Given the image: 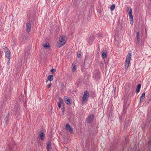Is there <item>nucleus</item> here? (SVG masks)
<instances>
[{"mask_svg":"<svg viewBox=\"0 0 151 151\" xmlns=\"http://www.w3.org/2000/svg\"><path fill=\"white\" fill-rule=\"evenodd\" d=\"M132 13V9L129 7H127V8L126 12L127 13H128L129 14H130V12H131Z\"/></svg>","mask_w":151,"mask_h":151,"instance_id":"nucleus-17","label":"nucleus"},{"mask_svg":"<svg viewBox=\"0 0 151 151\" xmlns=\"http://www.w3.org/2000/svg\"><path fill=\"white\" fill-rule=\"evenodd\" d=\"M9 114H8V115L6 116L4 119V121L6 124H7L9 122Z\"/></svg>","mask_w":151,"mask_h":151,"instance_id":"nucleus-12","label":"nucleus"},{"mask_svg":"<svg viewBox=\"0 0 151 151\" xmlns=\"http://www.w3.org/2000/svg\"><path fill=\"white\" fill-rule=\"evenodd\" d=\"M27 30L28 32H29L30 31L31 25L29 22H28L26 23Z\"/></svg>","mask_w":151,"mask_h":151,"instance_id":"nucleus-7","label":"nucleus"},{"mask_svg":"<svg viewBox=\"0 0 151 151\" xmlns=\"http://www.w3.org/2000/svg\"><path fill=\"white\" fill-rule=\"evenodd\" d=\"M9 148H10V150H11L12 149V147H10V146H9Z\"/></svg>","mask_w":151,"mask_h":151,"instance_id":"nucleus-32","label":"nucleus"},{"mask_svg":"<svg viewBox=\"0 0 151 151\" xmlns=\"http://www.w3.org/2000/svg\"><path fill=\"white\" fill-rule=\"evenodd\" d=\"M141 87V85L140 84H138L136 89V92L137 93H138L139 92Z\"/></svg>","mask_w":151,"mask_h":151,"instance_id":"nucleus-16","label":"nucleus"},{"mask_svg":"<svg viewBox=\"0 0 151 151\" xmlns=\"http://www.w3.org/2000/svg\"><path fill=\"white\" fill-rule=\"evenodd\" d=\"M126 111V109L125 108H124L123 111H122V114H125Z\"/></svg>","mask_w":151,"mask_h":151,"instance_id":"nucleus-26","label":"nucleus"},{"mask_svg":"<svg viewBox=\"0 0 151 151\" xmlns=\"http://www.w3.org/2000/svg\"><path fill=\"white\" fill-rule=\"evenodd\" d=\"M64 101L65 103L68 105H70V100L68 99L67 97H66L64 98Z\"/></svg>","mask_w":151,"mask_h":151,"instance_id":"nucleus-11","label":"nucleus"},{"mask_svg":"<svg viewBox=\"0 0 151 151\" xmlns=\"http://www.w3.org/2000/svg\"><path fill=\"white\" fill-rule=\"evenodd\" d=\"M51 147V144L50 142L49 141L48 142L47 145V149H50Z\"/></svg>","mask_w":151,"mask_h":151,"instance_id":"nucleus-21","label":"nucleus"},{"mask_svg":"<svg viewBox=\"0 0 151 151\" xmlns=\"http://www.w3.org/2000/svg\"><path fill=\"white\" fill-rule=\"evenodd\" d=\"M94 39L95 38L94 36L91 35H89L88 38L87 39V41L89 44H91L93 41Z\"/></svg>","mask_w":151,"mask_h":151,"instance_id":"nucleus-4","label":"nucleus"},{"mask_svg":"<svg viewBox=\"0 0 151 151\" xmlns=\"http://www.w3.org/2000/svg\"><path fill=\"white\" fill-rule=\"evenodd\" d=\"M66 129L68 130L69 132L72 133L73 132V129L68 124H66Z\"/></svg>","mask_w":151,"mask_h":151,"instance_id":"nucleus-5","label":"nucleus"},{"mask_svg":"<svg viewBox=\"0 0 151 151\" xmlns=\"http://www.w3.org/2000/svg\"><path fill=\"white\" fill-rule=\"evenodd\" d=\"M40 137L42 140H43L44 139V133L42 132H41L40 133V134H39Z\"/></svg>","mask_w":151,"mask_h":151,"instance_id":"nucleus-20","label":"nucleus"},{"mask_svg":"<svg viewBox=\"0 0 151 151\" xmlns=\"http://www.w3.org/2000/svg\"><path fill=\"white\" fill-rule=\"evenodd\" d=\"M115 5L114 4L110 6V9L111 11H112L114 10L115 7Z\"/></svg>","mask_w":151,"mask_h":151,"instance_id":"nucleus-23","label":"nucleus"},{"mask_svg":"<svg viewBox=\"0 0 151 151\" xmlns=\"http://www.w3.org/2000/svg\"><path fill=\"white\" fill-rule=\"evenodd\" d=\"M59 101L58 102V106L59 109L61 108V104H63V101L62 99L59 97Z\"/></svg>","mask_w":151,"mask_h":151,"instance_id":"nucleus-8","label":"nucleus"},{"mask_svg":"<svg viewBox=\"0 0 151 151\" xmlns=\"http://www.w3.org/2000/svg\"><path fill=\"white\" fill-rule=\"evenodd\" d=\"M52 85V84L51 83H50L47 86V88H50L51 86Z\"/></svg>","mask_w":151,"mask_h":151,"instance_id":"nucleus-28","label":"nucleus"},{"mask_svg":"<svg viewBox=\"0 0 151 151\" xmlns=\"http://www.w3.org/2000/svg\"><path fill=\"white\" fill-rule=\"evenodd\" d=\"M93 117L94 115H91L89 116L87 119V123H91L93 121Z\"/></svg>","mask_w":151,"mask_h":151,"instance_id":"nucleus-6","label":"nucleus"},{"mask_svg":"<svg viewBox=\"0 0 151 151\" xmlns=\"http://www.w3.org/2000/svg\"><path fill=\"white\" fill-rule=\"evenodd\" d=\"M59 41V42H58L57 43V46L58 47L62 46L66 42L65 39L62 36L60 37Z\"/></svg>","mask_w":151,"mask_h":151,"instance_id":"nucleus-2","label":"nucleus"},{"mask_svg":"<svg viewBox=\"0 0 151 151\" xmlns=\"http://www.w3.org/2000/svg\"><path fill=\"white\" fill-rule=\"evenodd\" d=\"M50 71L52 73H54L56 71V70L55 69H52L50 70Z\"/></svg>","mask_w":151,"mask_h":151,"instance_id":"nucleus-29","label":"nucleus"},{"mask_svg":"<svg viewBox=\"0 0 151 151\" xmlns=\"http://www.w3.org/2000/svg\"><path fill=\"white\" fill-rule=\"evenodd\" d=\"M131 53H128L125 62V68L127 69L129 65L130 61L131 58Z\"/></svg>","mask_w":151,"mask_h":151,"instance_id":"nucleus-1","label":"nucleus"},{"mask_svg":"<svg viewBox=\"0 0 151 151\" xmlns=\"http://www.w3.org/2000/svg\"><path fill=\"white\" fill-rule=\"evenodd\" d=\"M3 49L4 50V51L6 52L7 50H9L8 49V48L6 47H3Z\"/></svg>","mask_w":151,"mask_h":151,"instance_id":"nucleus-27","label":"nucleus"},{"mask_svg":"<svg viewBox=\"0 0 151 151\" xmlns=\"http://www.w3.org/2000/svg\"><path fill=\"white\" fill-rule=\"evenodd\" d=\"M145 96V93L143 92L140 99V102L141 103L144 100Z\"/></svg>","mask_w":151,"mask_h":151,"instance_id":"nucleus-15","label":"nucleus"},{"mask_svg":"<svg viewBox=\"0 0 151 151\" xmlns=\"http://www.w3.org/2000/svg\"><path fill=\"white\" fill-rule=\"evenodd\" d=\"M130 14H129L130 22L131 24H132L133 23V17L132 15V13H131V12H130Z\"/></svg>","mask_w":151,"mask_h":151,"instance_id":"nucleus-9","label":"nucleus"},{"mask_svg":"<svg viewBox=\"0 0 151 151\" xmlns=\"http://www.w3.org/2000/svg\"><path fill=\"white\" fill-rule=\"evenodd\" d=\"M8 63L9 64H10V60H9L8 61Z\"/></svg>","mask_w":151,"mask_h":151,"instance_id":"nucleus-31","label":"nucleus"},{"mask_svg":"<svg viewBox=\"0 0 151 151\" xmlns=\"http://www.w3.org/2000/svg\"><path fill=\"white\" fill-rule=\"evenodd\" d=\"M81 56V53L80 52H79L78 53L77 56L79 58Z\"/></svg>","mask_w":151,"mask_h":151,"instance_id":"nucleus-25","label":"nucleus"},{"mask_svg":"<svg viewBox=\"0 0 151 151\" xmlns=\"http://www.w3.org/2000/svg\"><path fill=\"white\" fill-rule=\"evenodd\" d=\"M102 57L104 58H106V53L104 52H102Z\"/></svg>","mask_w":151,"mask_h":151,"instance_id":"nucleus-22","label":"nucleus"},{"mask_svg":"<svg viewBox=\"0 0 151 151\" xmlns=\"http://www.w3.org/2000/svg\"><path fill=\"white\" fill-rule=\"evenodd\" d=\"M47 151H50V149H47Z\"/></svg>","mask_w":151,"mask_h":151,"instance_id":"nucleus-33","label":"nucleus"},{"mask_svg":"<svg viewBox=\"0 0 151 151\" xmlns=\"http://www.w3.org/2000/svg\"><path fill=\"white\" fill-rule=\"evenodd\" d=\"M19 108L17 105V106H16L14 108V111L15 113H17L18 112H19Z\"/></svg>","mask_w":151,"mask_h":151,"instance_id":"nucleus-18","label":"nucleus"},{"mask_svg":"<svg viewBox=\"0 0 151 151\" xmlns=\"http://www.w3.org/2000/svg\"><path fill=\"white\" fill-rule=\"evenodd\" d=\"M72 71L75 73L76 71V65L75 63H73L72 64Z\"/></svg>","mask_w":151,"mask_h":151,"instance_id":"nucleus-13","label":"nucleus"},{"mask_svg":"<svg viewBox=\"0 0 151 151\" xmlns=\"http://www.w3.org/2000/svg\"><path fill=\"white\" fill-rule=\"evenodd\" d=\"M47 79L48 80L51 81L53 79V76L52 75H50L47 77Z\"/></svg>","mask_w":151,"mask_h":151,"instance_id":"nucleus-19","label":"nucleus"},{"mask_svg":"<svg viewBox=\"0 0 151 151\" xmlns=\"http://www.w3.org/2000/svg\"><path fill=\"white\" fill-rule=\"evenodd\" d=\"M10 52L9 50H7L6 51V56L9 60H10Z\"/></svg>","mask_w":151,"mask_h":151,"instance_id":"nucleus-10","label":"nucleus"},{"mask_svg":"<svg viewBox=\"0 0 151 151\" xmlns=\"http://www.w3.org/2000/svg\"><path fill=\"white\" fill-rule=\"evenodd\" d=\"M139 32H138L137 33V41L138 43H139Z\"/></svg>","mask_w":151,"mask_h":151,"instance_id":"nucleus-24","label":"nucleus"},{"mask_svg":"<svg viewBox=\"0 0 151 151\" xmlns=\"http://www.w3.org/2000/svg\"><path fill=\"white\" fill-rule=\"evenodd\" d=\"M88 97L89 94L88 92L87 91L84 92L82 97V101L83 103L84 104L86 101H87Z\"/></svg>","mask_w":151,"mask_h":151,"instance_id":"nucleus-3","label":"nucleus"},{"mask_svg":"<svg viewBox=\"0 0 151 151\" xmlns=\"http://www.w3.org/2000/svg\"><path fill=\"white\" fill-rule=\"evenodd\" d=\"M42 45L45 48H47L48 49L50 48L49 44L48 43L43 44Z\"/></svg>","mask_w":151,"mask_h":151,"instance_id":"nucleus-14","label":"nucleus"},{"mask_svg":"<svg viewBox=\"0 0 151 151\" xmlns=\"http://www.w3.org/2000/svg\"><path fill=\"white\" fill-rule=\"evenodd\" d=\"M47 82H48V81H46V83H47Z\"/></svg>","mask_w":151,"mask_h":151,"instance_id":"nucleus-34","label":"nucleus"},{"mask_svg":"<svg viewBox=\"0 0 151 151\" xmlns=\"http://www.w3.org/2000/svg\"><path fill=\"white\" fill-rule=\"evenodd\" d=\"M62 109H63V111H64L65 110V108L64 106L63 107V108H62Z\"/></svg>","mask_w":151,"mask_h":151,"instance_id":"nucleus-30","label":"nucleus"}]
</instances>
